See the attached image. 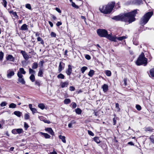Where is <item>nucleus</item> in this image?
Instances as JSON below:
<instances>
[{
  "mask_svg": "<svg viewBox=\"0 0 154 154\" xmlns=\"http://www.w3.org/2000/svg\"><path fill=\"white\" fill-rule=\"evenodd\" d=\"M137 10H135L133 11L125 13L121 15L114 17L113 19L116 20H121L125 22H128L131 23L135 20V17L137 13Z\"/></svg>",
  "mask_w": 154,
  "mask_h": 154,
  "instance_id": "nucleus-1",
  "label": "nucleus"
},
{
  "mask_svg": "<svg viewBox=\"0 0 154 154\" xmlns=\"http://www.w3.org/2000/svg\"><path fill=\"white\" fill-rule=\"evenodd\" d=\"M97 32L98 35L101 37H105L110 41H115L114 37H112V34H108L107 31L105 29H98Z\"/></svg>",
  "mask_w": 154,
  "mask_h": 154,
  "instance_id": "nucleus-2",
  "label": "nucleus"
},
{
  "mask_svg": "<svg viewBox=\"0 0 154 154\" xmlns=\"http://www.w3.org/2000/svg\"><path fill=\"white\" fill-rule=\"evenodd\" d=\"M113 2L108 4L107 5L100 7L99 10L100 11L105 14L110 13L112 11L115 5Z\"/></svg>",
  "mask_w": 154,
  "mask_h": 154,
  "instance_id": "nucleus-3",
  "label": "nucleus"
},
{
  "mask_svg": "<svg viewBox=\"0 0 154 154\" xmlns=\"http://www.w3.org/2000/svg\"><path fill=\"white\" fill-rule=\"evenodd\" d=\"M147 63V59L145 57L143 53H142L137 59L136 64L138 66L143 65L146 66Z\"/></svg>",
  "mask_w": 154,
  "mask_h": 154,
  "instance_id": "nucleus-4",
  "label": "nucleus"
},
{
  "mask_svg": "<svg viewBox=\"0 0 154 154\" xmlns=\"http://www.w3.org/2000/svg\"><path fill=\"white\" fill-rule=\"evenodd\" d=\"M153 13L152 11L149 12L145 14L141 19L140 24L143 25L146 24L153 15Z\"/></svg>",
  "mask_w": 154,
  "mask_h": 154,
  "instance_id": "nucleus-5",
  "label": "nucleus"
},
{
  "mask_svg": "<svg viewBox=\"0 0 154 154\" xmlns=\"http://www.w3.org/2000/svg\"><path fill=\"white\" fill-rule=\"evenodd\" d=\"M17 75L18 77V82L17 83H20L22 85H24L26 82L23 78V76L22 74H20L19 73H17Z\"/></svg>",
  "mask_w": 154,
  "mask_h": 154,
  "instance_id": "nucleus-6",
  "label": "nucleus"
},
{
  "mask_svg": "<svg viewBox=\"0 0 154 154\" xmlns=\"http://www.w3.org/2000/svg\"><path fill=\"white\" fill-rule=\"evenodd\" d=\"M6 59L7 61L12 62H14L15 61L14 57L12 55L10 54L8 55L6 57Z\"/></svg>",
  "mask_w": 154,
  "mask_h": 154,
  "instance_id": "nucleus-7",
  "label": "nucleus"
},
{
  "mask_svg": "<svg viewBox=\"0 0 154 154\" xmlns=\"http://www.w3.org/2000/svg\"><path fill=\"white\" fill-rule=\"evenodd\" d=\"M20 53L23 55V58L26 60H27L29 58V55L26 52L24 51L21 50L20 52Z\"/></svg>",
  "mask_w": 154,
  "mask_h": 154,
  "instance_id": "nucleus-8",
  "label": "nucleus"
},
{
  "mask_svg": "<svg viewBox=\"0 0 154 154\" xmlns=\"http://www.w3.org/2000/svg\"><path fill=\"white\" fill-rule=\"evenodd\" d=\"M14 74V72L12 69H9L7 71V76L9 78H10Z\"/></svg>",
  "mask_w": 154,
  "mask_h": 154,
  "instance_id": "nucleus-9",
  "label": "nucleus"
},
{
  "mask_svg": "<svg viewBox=\"0 0 154 154\" xmlns=\"http://www.w3.org/2000/svg\"><path fill=\"white\" fill-rule=\"evenodd\" d=\"M65 67V64L62 62L60 63L58 67V71L59 72H60L63 70Z\"/></svg>",
  "mask_w": 154,
  "mask_h": 154,
  "instance_id": "nucleus-10",
  "label": "nucleus"
},
{
  "mask_svg": "<svg viewBox=\"0 0 154 154\" xmlns=\"http://www.w3.org/2000/svg\"><path fill=\"white\" fill-rule=\"evenodd\" d=\"M112 37H114L115 39V41H112L113 42H116L117 40H118L119 41H122L123 39L126 38L127 37L125 36H122L121 37H117L116 36H112Z\"/></svg>",
  "mask_w": 154,
  "mask_h": 154,
  "instance_id": "nucleus-11",
  "label": "nucleus"
},
{
  "mask_svg": "<svg viewBox=\"0 0 154 154\" xmlns=\"http://www.w3.org/2000/svg\"><path fill=\"white\" fill-rule=\"evenodd\" d=\"M29 108L30 110L32 112L33 114H34V113L37 112V109L34 108H33L32 105V104H30L29 105Z\"/></svg>",
  "mask_w": 154,
  "mask_h": 154,
  "instance_id": "nucleus-12",
  "label": "nucleus"
},
{
  "mask_svg": "<svg viewBox=\"0 0 154 154\" xmlns=\"http://www.w3.org/2000/svg\"><path fill=\"white\" fill-rule=\"evenodd\" d=\"M72 66L70 65H68V69L66 71V73L68 75H70L72 72Z\"/></svg>",
  "mask_w": 154,
  "mask_h": 154,
  "instance_id": "nucleus-13",
  "label": "nucleus"
},
{
  "mask_svg": "<svg viewBox=\"0 0 154 154\" xmlns=\"http://www.w3.org/2000/svg\"><path fill=\"white\" fill-rule=\"evenodd\" d=\"M45 130L46 131L48 132L51 135H54V133L51 128H45Z\"/></svg>",
  "mask_w": 154,
  "mask_h": 154,
  "instance_id": "nucleus-14",
  "label": "nucleus"
},
{
  "mask_svg": "<svg viewBox=\"0 0 154 154\" xmlns=\"http://www.w3.org/2000/svg\"><path fill=\"white\" fill-rule=\"evenodd\" d=\"M149 75L151 78H154V68L150 70Z\"/></svg>",
  "mask_w": 154,
  "mask_h": 154,
  "instance_id": "nucleus-15",
  "label": "nucleus"
},
{
  "mask_svg": "<svg viewBox=\"0 0 154 154\" xmlns=\"http://www.w3.org/2000/svg\"><path fill=\"white\" fill-rule=\"evenodd\" d=\"M103 91L104 92H106L108 89V86L107 85L104 84L102 87Z\"/></svg>",
  "mask_w": 154,
  "mask_h": 154,
  "instance_id": "nucleus-16",
  "label": "nucleus"
},
{
  "mask_svg": "<svg viewBox=\"0 0 154 154\" xmlns=\"http://www.w3.org/2000/svg\"><path fill=\"white\" fill-rule=\"evenodd\" d=\"M20 29L23 31H25L28 29L27 25L26 24H23L21 27Z\"/></svg>",
  "mask_w": 154,
  "mask_h": 154,
  "instance_id": "nucleus-17",
  "label": "nucleus"
},
{
  "mask_svg": "<svg viewBox=\"0 0 154 154\" xmlns=\"http://www.w3.org/2000/svg\"><path fill=\"white\" fill-rule=\"evenodd\" d=\"M40 134L41 135H43L45 137L46 139L49 138L50 137V136L48 134L44 133L41 132Z\"/></svg>",
  "mask_w": 154,
  "mask_h": 154,
  "instance_id": "nucleus-18",
  "label": "nucleus"
},
{
  "mask_svg": "<svg viewBox=\"0 0 154 154\" xmlns=\"http://www.w3.org/2000/svg\"><path fill=\"white\" fill-rule=\"evenodd\" d=\"M68 85V82H65L61 83L60 85L62 88H63L65 87H67Z\"/></svg>",
  "mask_w": 154,
  "mask_h": 154,
  "instance_id": "nucleus-19",
  "label": "nucleus"
},
{
  "mask_svg": "<svg viewBox=\"0 0 154 154\" xmlns=\"http://www.w3.org/2000/svg\"><path fill=\"white\" fill-rule=\"evenodd\" d=\"M59 138L60 139H61V140L62 141L63 143H66L65 137L64 136H63L61 135H60L59 136Z\"/></svg>",
  "mask_w": 154,
  "mask_h": 154,
  "instance_id": "nucleus-20",
  "label": "nucleus"
},
{
  "mask_svg": "<svg viewBox=\"0 0 154 154\" xmlns=\"http://www.w3.org/2000/svg\"><path fill=\"white\" fill-rule=\"evenodd\" d=\"M19 73L20 74H25L26 73V71L24 70L23 68H21L19 69V71L17 72V73Z\"/></svg>",
  "mask_w": 154,
  "mask_h": 154,
  "instance_id": "nucleus-21",
  "label": "nucleus"
},
{
  "mask_svg": "<svg viewBox=\"0 0 154 154\" xmlns=\"http://www.w3.org/2000/svg\"><path fill=\"white\" fill-rule=\"evenodd\" d=\"M76 123L75 121L73 120L71 121L68 124V126L69 128H72V125L73 124H75Z\"/></svg>",
  "mask_w": 154,
  "mask_h": 154,
  "instance_id": "nucleus-22",
  "label": "nucleus"
},
{
  "mask_svg": "<svg viewBox=\"0 0 154 154\" xmlns=\"http://www.w3.org/2000/svg\"><path fill=\"white\" fill-rule=\"evenodd\" d=\"M14 113V115L18 117H20L22 114V113L19 111H15Z\"/></svg>",
  "mask_w": 154,
  "mask_h": 154,
  "instance_id": "nucleus-23",
  "label": "nucleus"
},
{
  "mask_svg": "<svg viewBox=\"0 0 154 154\" xmlns=\"http://www.w3.org/2000/svg\"><path fill=\"white\" fill-rule=\"evenodd\" d=\"M38 107L42 109H45V106L43 103H40L38 105Z\"/></svg>",
  "mask_w": 154,
  "mask_h": 154,
  "instance_id": "nucleus-24",
  "label": "nucleus"
},
{
  "mask_svg": "<svg viewBox=\"0 0 154 154\" xmlns=\"http://www.w3.org/2000/svg\"><path fill=\"white\" fill-rule=\"evenodd\" d=\"M43 74V72L42 70L41 69H40L38 74V76L39 77H42Z\"/></svg>",
  "mask_w": 154,
  "mask_h": 154,
  "instance_id": "nucleus-25",
  "label": "nucleus"
},
{
  "mask_svg": "<svg viewBox=\"0 0 154 154\" xmlns=\"http://www.w3.org/2000/svg\"><path fill=\"white\" fill-rule=\"evenodd\" d=\"M38 66V63L36 62L33 63L32 64V68L33 69H36L37 68Z\"/></svg>",
  "mask_w": 154,
  "mask_h": 154,
  "instance_id": "nucleus-26",
  "label": "nucleus"
},
{
  "mask_svg": "<svg viewBox=\"0 0 154 154\" xmlns=\"http://www.w3.org/2000/svg\"><path fill=\"white\" fill-rule=\"evenodd\" d=\"M4 56V53L2 51H0V61H2Z\"/></svg>",
  "mask_w": 154,
  "mask_h": 154,
  "instance_id": "nucleus-27",
  "label": "nucleus"
},
{
  "mask_svg": "<svg viewBox=\"0 0 154 154\" xmlns=\"http://www.w3.org/2000/svg\"><path fill=\"white\" fill-rule=\"evenodd\" d=\"M105 73L106 75L108 76H110L111 75V72L109 70H107L105 71Z\"/></svg>",
  "mask_w": 154,
  "mask_h": 154,
  "instance_id": "nucleus-28",
  "label": "nucleus"
},
{
  "mask_svg": "<svg viewBox=\"0 0 154 154\" xmlns=\"http://www.w3.org/2000/svg\"><path fill=\"white\" fill-rule=\"evenodd\" d=\"M65 76L63 75L62 73H60L57 75V78L58 79H64Z\"/></svg>",
  "mask_w": 154,
  "mask_h": 154,
  "instance_id": "nucleus-29",
  "label": "nucleus"
},
{
  "mask_svg": "<svg viewBox=\"0 0 154 154\" xmlns=\"http://www.w3.org/2000/svg\"><path fill=\"white\" fill-rule=\"evenodd\" d=\"M94 73V71L93 70H90L88 73V75L90 77H92Z\"/></svg>",
  "mask_w": 154,
  "mask_h": 154,
  "instance_id": "nucleus-30",
  "label": "nucleus"
},
{
  "mask_svg": "<svg viewBox=\"0 0 154 154\" xmlns=\"http://www.w3.org/2000/svg\"><path fill=\"white\" fill-rule=\"evenodd\" d=\"M30 80L32 82H33L35 81V77L34 75L32 74L29 77Z\"/></svg>",
  "mask_w": 154,
  "mask_h": 154,
  "instance_id": "nucleus-31",
  "label": "nucleus"
},
{
  "mask_svg": "<svg viewBox=\"0 0 154 154\" xmlns=\"http://www.w3.org/2000/svg\"><path fill=\"white\" fill-rule=\"evenodd\" d=\"M38 42H40V43L42 45L44 44V42L43 40L40 37H38L37 38Z\"/></svg>",
  "mask_w": 154,
  "mask_h": 154,
  "instance_id": "nucleus-32",
  "label": "nucleus"
},
{
  "mask_svg": "<svg viewBox=\"0 0 154 154\" xmlns=\"http://www.w3.org/2000/svg\"><path fill=\"white\" fill-rule=\"evenodd\" d=\"M75 111L76 113L78 114H80L82 113L81 110L79 108H77L75 109Z\"/></svg>",
  "mask_w": 154,
  "mask_h": 154,
  "instance_id": "nucleus-33",
  "label": "nucleus"
},
{
  "mask_svg": "<svg viewBox=\"0 0 154 154\" xmlns=\"http://www.w3.org/2000/svg\"><path fill=\"white\" fill-rule=\"evenodd\" d=\"M71 102L70 99H66L64 100V103L65 104H67L70 103Z\"/></svg>",
  "mask_w": 154,
  "mask_h": 154,
  "instance_id": "nucleus-34",
  "label": "nucleus"
},
{
  "mask_svg": "<svg viewBox=\"0 0 154 154\" xmlns=\"http://www.w3.org/2000/svg\"><path fill=\"white\" fill-rule=\"evenodd\" d=\"M94 140L97 143H100V140H99V138L97 137H95L94 138Z\"/></svg>",
  "mask_w": 154,
  "mask_h": 154,
  "instance_id": "nucleus-35",
  "label": "nucleus"
},
{
  "mask_svg": "<svg viewBox=\"0 0 154 154\" xmlns=\"http://www.w3.org/2000/svg\"><path fill=\"white\" fill-rule=\"evenodd\" d=\"M16 107V104L12 103L10 104L9 105V108H15Z\"/></svg>",
  "mask_w": 154,
  "mask_h": 154,
  "instance_id": "nucleus-36",
  "label": "nucleus"
},
{
  "mask_svg": "<svg viewBox=\"0 0 154 154\" xmlns=\"http://www.w3.org/2000/svg\"><path fill=\"white\" fill-rule=\"evenodd\" d=\"M88 68L86 66L82 67L81 69V71L82 73H84L85 71Z\"/></svg>",
  "mask_w": 154,
  "mask_h": 154,
  "instance_id": "nucleus-37",
  "label": "nucleus"
},
{
  "mask_svg": "<svg viewBox=\"0 0 154 154\" xmlns=\"http://www.w3.org/2000/svg\"><path fill=\"white\" fill-rule=\"evenodd\" d=\"M29 72L30 74L34 75L35 72V71L31 68L29 69Z\"/></svg>",
  "mask_w": 154,
  "mask_h": 154,
  "instance_id": "nucleus-38",
  "label": "nucleus"
},
{
  "mask_svg": "<svg viewBox=\"0 0 154 154\" xmlns=\"http://www.w3.org/2000/svg\"><path fill=\"white\" fill-rule=\"evenodd\" d=\"M17 133L18 134H20L23 131V130L22 128L16 129Z\"/></svg>",
  "mask_w": 154,
  "mask_h": 154,
  "instance_id": "nucleus-39",
  "label": "nucleus"
},
{
  "mask_svg": "<svg viewBox=\"0 0 154 154\" xmlns=\"http://www.w3.org/2000/svg\"><path fill=\"white\" fill-rule=\"evenodd\" d=\"M72 3L71 5L73 7L75 8H76L77 9H78L79 8V6L78 5H76L75 3H74L73 2H72V3Z\"/></svg>",
  "mask_w": 154,
  "mask_h": 154,
  "instance_id": "nucleus-40",
  "label": "nucleus"
},
{
  "mask_svg": "<svg viewBox=\"0 0 154 154\" xmlns=\"http://www.w3.org/2000/svg\"><path fill=\"white\" fill-rule=\"evenodd\" d=\"M116 110L117 111H119L120 110V108H119V105L117 103L116 104Z\"/></svg>",
  "mask_w": 154,
  "mask_h": 154,
  "instance_id": "nucleus-41",
  "label": "nucleus"
},
{
  "mask_svg": "<svg viewBox=\"0 0 154 154\" xmlns=\"http://www.w3.org/2000/svg\"><path fill=\"white\" fill-rule=\"evenodd\" d=\"M24 118L25 119L27 120L29 119V113H28L25 114L24 115Z\"/></svg>",
  "mask_w": 154,
  "mask_h": 154,
  "instance_id": "nucleus-42",
  "label": "nucleus"
},
{
  "mask_svg": "<svg viewBox=\"0 0 154 154\" xmlns=\"http://www.w3.org/2000/svg\"><path fill=\"white\" fill-rule=\"evenodd\" d=\"M26 7L29 10L31 9V7L30 4H27L26 5Z\"/></svg>",
  "mask_w": 154,
  "mask_h": 154,
  "instance_id": "nucleus-43",
  "label": "nucleus"
},
{
  "mask_svg": "<svg viewBox=\"0 0 154 154\" xmlns=\"http://www.w3.org/2000/svg\"><path fill=\"white\" fill-rule=\"evenodd\" d=\"M7 104V103L5 102H3L0 104V106L3 107L6 106Z\"/></svg>",
  "mask_w": 154,
  "mask_h": 154,
  "instance_id": "nucleus-44",
  "label": "nucleus"
},
{
  "mask_svg": "<svg viewBox=\"0 0 154 154\" xmlns=\"http://www.w3.org/2000/svg\"><path fill=\"white\" fill-rule=\"evenodd\" d=\"M145 130L147 131H152L153 129L150 127H147L145 128Z\"/></svg>",
  "mask_w": 154,
  "mask_h": 154,
  "instance_id": "nucleus-45",
  "label": "nucleus"
},
{
  "mask_svg": "<svg viewBox=\"0 0 154 154\" xmlns=\"http://www.w3.org/2000/svg\"><path fill=\"white\" fill-rule=\"evenodd\" d=\"M3 5L6 8V7L7 4V2L5 0H3Z\"/></svg>",
  "mask_w": 154,
  "mask_h": 154,
  "instance_id": "nucleus-46",
  "label": "nucleus"
},
{
  "mask_svg": "<svg viewBox=\"0 0 154 154\" xmlns=\"http://www.w3.org/2000/svg\"><path fill=\"white\" fill-rule=\"evenodd\" d=\"M35 85L39 86L40 85V82L38 80H36L35 82Z\"/></svg>",
  "mask_w": 154,
  "mask_h": 154,
  "instance_id": "nucleus-47",
  "label": "nucleus"
},
{
  "mask_svg": "<svg viewBox=\"0 0 154 154\" xmlns=\"http://www.w3.org/2000/svg\"><path fill=\"white\" fill-rule=\"evenodd\" d=\"M136 108L138 110H140L141 109V106L139 105H136Z\"/></svg>",
  "mask_w": 154,
  "mask_h": 154,
  "instance_id": "nucleus-48",
  "label": "nucleus"
},
{
  "mask_svg": "<svg viewBox=\"0 0 154 154\" xmlns=\"http://www.w3.org/2000/svg\"><path fill=\"white\" fill-rule=\"evenodd\" d=\"M85 57V58L88 60H89L91 58L90 56L88 54L86 55Z\"/></svg>",
  "mask_w": 154,
  "mask_h": 154,
  "instance_id": "nucleus-49",
  "label": "nucleus"
},
{
  "mask_svg": "<svg viewBox=\"0 0 154 154\" xmlns=\"http://www.w3.org/2000/svg\"><path fill=\"white\" fill-rule=\"evenodd\" d=\"M88 133L91 136H94V134L91 131L88 130Z\"/></svg>",
  "mask_w": 154,
  "mask_h": 154,
  "instance_id": "nucleus-50",
  "label": "nucleus"
},
{
  "mask_svg": "<svg viewBox=\"0 0 154 154\" xmlns=\"http://www.w3.org/2000/svg\"><path fill=\"white\" fill-rule=\"evenodd\" d=\"M51 36L53 37H55L56 36V34L55 33L53 32H52L51 33Z\"/></svg>",
  "mask_w": 154,
  "mask_h": 154,
  "instance_id": "nucleus-51",
  "label": "nucleus"
},
{
  "mask_svg": "<svg viewBox=\"0 0 154 154\" xmlns=\"http://www.w3.org/2000/svg\"><path fill=\"white\" fill-rule=\"evenodd\" d=\"M71 104L72 105V107L73 108H76V104L75 103L72 102V103Z\"/></svg>",
  "mask_w": 154,
  "mask_h": 154,
  "instance_id": "nucleus-52",
  "label": "nucleus"
},
{
  "mask_svg": "<svg viewBox=\"0 0 154 154\" xmlns=\"http://www.w3.org/2000/svg\"><path fill=\"white\" fill-rule=\"evenodd\" d=\"M136 3L137 4L140 5L142 3V0H136Z\"/></svg>",
  "mask_w": 154,
  "mask_h": 154,
  "instance_id": "nucleus-53",
  "label": "nucleus"
},
{
  "mask_svg": "<svg viewBox=\"0 0 154 154\" xmlns=\"http://www.w3.org/2000/svg\"><path fill=\"white\" fill-rule=\"evenodd\" d=\"M16 129H13L12 131V133L14 134H16L17 133Z\"/></svg>",
  "mask_w": 154,
  "mask_h": 154,
  "instance_id": "nucleus-54",
  "label": "nucleus"
},
{
  "mask_svg": "<svg viewBox=\"0 0 154 154\" xmlns=\"http://www.w3.org/2000/svg\"><path fill=\"white\" fill-rule=\"evenodd\" d=\"M24 127L26 130L29 127L28 125L26 122H24Z\"/></svg>",
  "mask_w": 154,
  "mask_h": 154,
  "instance_id": "nucleus-55",
  "label": "nucleus"
},
{
  "mask_svg": "<svg viewBox=\"0 0 154 154\" xmlns=\"http://www.w3.org/2000/svg\"><path fill=\"white\" fill-rule=\"evenodd\" d=\"M55 10L58 13H61V10L58 8H55Z\"/></svg>",
  "mask_w": 154,
  "mask_h": 154,
  "instance_id": "nucleus-56",
  "label": "nucleus"
},
{
  "mask_svg": "<svg viewBox=\"0 0 154 154\" xmlns=\"http://www.w3.org/2000/svg\"><path fill=\"white\" fill-rule=\"evenodd\" d=\"M75 90V88L73 86H70L69 87V90L71 91H74Z\"/></svg>",
  "mask_w": 154,
  "mask_h": 154,
  "instance_id": "nucleus-57",
  "label": "nucleus"
},
{
  "mask_svg": "<svg viewBox=\"0 0 154 154\" xmlns=\"http://www.w3.org/2000/svg\"><path fill=\"white\" fill-rule=\"evenodd\" d=\"M43 121H44V122L45 123H46L47 124H50L51 123V122L48 120L44 119L43 120Z\"/></svg>",
  "mask_w": 154,
  "mask_h": 154,
  "instance_id": "nucleus-58",
  "label": "nucleus"
},
{
  "mask_svg": "<svg viewBox=\"0 0 154 154\" xmlns=\"http://www.w3.org/2000/svg\"><path fill=\"white\" fill-rule=\"evenodd\" d=\"M12 14L13 15L14 17H15L16 18L17 17H18V16H17V13L16 12H14L13 14Z\"/></svg>",
  "mask_w": 154,
  "mask_h": 154,
  "instance_id": "nucleus-59",
  "label": "nucleus"
},
{
  "mask_svg": "<svg viewBox=\"0 0 154 154\" xmlns=\"http://www.w3.org/2000/svg\"><path fill=\"white\" fill-rule=\"evenodd\" d=\"M81 18L82 19L84 20V21H85V23H86V18H85V17L84 16H81Z\"/></svg>",
  "mask_w": 154,
  "mask_h": 154,
  "instance_id": "nucleus-60",
  "label": "nucleus"
},
{
  "mask_svg": "<svg viewBox=\"0 0 154 154\" xmlns=\"http://www.w3.org/2000/svg\"><path fill=\"white\" fill-rule=\"evenodd\" d=\"M51 17L54 20H55L57 19L56 17L53 15H51Z\"/></svg>",
  "mask_w": 154,
  "mask_h": 154,
  "instance_id": "nucleus-61",
  "label": "nucleus"
},
{
  "mask_svg": "<svg viewBox=\"0 0 154 154\" xmlns=\"http://www.w3.org/2000/svg\"><path fill=\"white\" fill-rule=\"evenodd\" d=\"M62 24V23L60 22H58L56 24L57 26H59Z\"/></svg>",
  "mask_w": 154,
  "mask_h": 154,
  "instance_id": "nucleus-62",
  "label": "nucleus"
},
{
  "mask_svg": "<svg viewBox=\"0 0 154 154\" xmlns=\"http://www.w3.org/2000/svg\"><path fill=\"white\" fill-rule=\"evenodd\" d=\"M119 5L120 4L119 2L117 3L115 5L116 7V8H119L120 7Z\"/></svg>",
  "mask_w": 154,
  "mask_h": 154,
  "instance_id": "nucleus-63",
  "label": "nucleus"
},
{
  "mask_svg": "<svg viewBox=\"0 0 154 154\" xmlns=\"http://www.w3.org/2000/svg\"><path fill=\"white\" fill-rule=\"evenodd\" d=\"M49 154H57V153L56 151H54L53 152H50Z\"/></svg>",
  "mask_w": 154,
  "mask_h": 154,
  "instance_id": "nucleus-64",
  "label": "nucleus"
}]
</instances>
